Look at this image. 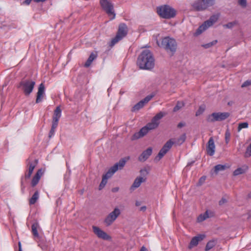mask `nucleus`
I'll return each mask as SVG.
<instances>
[{
	"label": "nucleus",
	"mask_w": 251,
	"mask_h": 251,
	"mask_svg": "<svg viewBox=\"0 0 251 251\" xmlns=\"http://www.w3.org/2000/svg\"><path fill=\"white\" fill-rule=\"evenodd\" d=\"M165 115V113L160 112L151 119V122L143 127L139 131L135 133L131 137V140H137L143 137L151 130L156 128L160 123V120Z\"/></svg>",
	"instance_id": "obj_1"
},
{
	"label": "nucleus",
	"mask_w": 251,
	"mask_h": 251,
	"mask_svg": "<svg viewBox=\"0 0 251 251\" xmlns=\"http://www.w3.org/2000/svg\"><path fill=\"white\" fill-rule=\"evenodd\" d=\"M137 65L141 70H151L155 65V59L149 50H143L138 56Z\"/></svg>",
	"instance_id": "obj_2"
},
{
	"label": "nucleus",
	"mask_w": 251,
	"mask_h": 251,
	"mask_svg": "<svg viewBox=\"0 0 251 251\" xmlns=\"http://www.w3.org/2000/svg\"><path fill=\"white\" fill-rule=\"evenodd\" d=\"M128 158H124L120 159L118 162L110 168L106 174L102 176V180L99 185V190L104 187L107 182V179L110 178L118 170H122L125 166Z\"/></svg>",
	"instance_id": "obj_3"
},
{
	"label": "nucleus",
	"mask_w": 251,
	"mask_h": 251,
	"mask_svg": "<svg viewBox=\"0 0 251 251\" xmlns=\"http://www.w3.org/2000/svg\"><path fill=\"white\" fill-rule=\"evenodd\" d=\"M158 46L164 49L167 52L173 54L176 51L177 44L175 39L169 37H165L162 39L160 44L157 41Z\"/></svg>",
	"instance_id": "obj_4"
},
{
	"label": "nucleus",
	"mask_w": 251,
	"mask_h": 251,
	"mask_svg": "<svg viewBox=\"0 0 251 251\" xmlns=\"http://www.w3.org/2000/svg\"><path fill=\"white\" fill-rule=\"evenodd\" d=\"M214 3L215 0H195L192 3L191 7L196 11H203Z\"/></svg>",
	"instance_id": "obj_5"
},
{
	"label": "nucleus",
	"mask_w": 251,
	"mask_h": 251,
	"mask_svg": "<svg viewBox=\"0 0 251 251\" xmlns=\"http://www.w3.org/2000/svg\"><path fill=\"white\" fill-rule=\"evenodd\" d=\"M158 14L164 19H171L176 15V10L168 5H164L157 8Z\"/></svg>",
	"instance_id": "obj_6"
},
{
	"label": "nucleus",
	"mask_w": 251,
	"mask_h": 251,
	"mask_svg": "<svg viewBox=\"0 0 251 251\" xmlns=\"http://www.w3.org/2000/svg\"><path fill=\"white\" fill-rule=\"evenodd\" d=\"M128 33V28L125 23H121L119 25L116 35L113 38L110 44L111 47H113L123 38L126 36Z\"/></svg>",
	"instance_id": "obj_7"
},
{
	"label": "nucleus",
	"mask_w": 251,
	"mask_h": 251,
	"mask_svg": "<svg viewBox=\"0 0 251 251\" xmlns=\"http://www.w3.org/2000/svg\"><path fill=\"white\" fill-rule=\"evenodd\" d=\"M35 82L31 79H27L22 80L18 86L23 91L25 96H29L32 92Z\"/></svg>",
	"instance_id": "obj_8"
},
{
	"label": "nucleus",
	"mask_w": 251,
	"mask_h": 251,
	"mask_svg": "<svg viewBox=\"0 0 251 251\" xmlns=\"http://www.w3.org/2000/svg\"><path fill=\"white\" fill-rule=\"evenodd\" d=\"M100 4L102 9L109 16H112L110 20L115 19L116 14L114 10L113 4L108 0H100Z\"/></svg>",
	"instance_id": "obj_9"
},
{
	"label": "nucleus",
	"mask_w": 251,
	"mask_h": 251,
	"mask_svg": "<svg viewBox=\"0 0 251 251\" xmlns=\"http://www.w3.org/2000/svg\"><path fill=\"white\" fill-rule=\"evenodd\" d=\"M219 15H213L210 18L204 22V23L200 26L196 32V34L199 35L205 31L207 28L212 25L218 20Z\"/></svg>",
	"instance_id": "obj_10"
},
{
	"label": "nucleus",
	"mask_w": 251,
	"mask_h": 251,
	"mask_svg": "<svg viewBox=\"0 0 251 251\" xmlns=\"http://www.w3.org/2000/svg\"><path fill=\"white\" fill-rule=\"evenodd\" d=\"M230 115L229 112H214L209 116L207 121L211 123L222 121L228 118Z\"/></svg>",
	"instance_id": "obj_11"
},
{
	"label": "nucleus",
	"mask_w": 251,
	"mask_h": 251,
	"mask_svg": "<svg viewBox=\"0 0 251 251\" xmlns=\"http://www.w3.org/2000/svg\"><path fill=\"white\" fill-rule=\"evenodd\" d=\"M120 210L118 208H115L114 210L110 213L104 220V223L106 226H110L120 215Z\"/></svg>",
	"instance_id": "obj_12"
},
{
	"label": "nucleus",
	"mask_w": 251,
	"mask_h": 251,
	"mask_svg": "<svg viewBox=\"0 0 251 251\" xmlns=\"http://www.w3.org/2000/svg\"><path fill=\"white\" fill-rule=\"evenodd\" d=\"M173 144H174V142H173L172 139L169 140L164 144L157 155V157H159V159L166 154L172 148Z\"/></svg>",
	"instance_id": "obj_13"
},
{
	"label": "nucleus",
	"mask_w": 251,
	"mask_h": 251,
	"mask_svg": "<svg viewBox=\"0 0 251 251\" xmlns=\"http://www.w3.org/2000/svg\"><path fill=\"white\" fill-rule=\"evenodd\" d=\"M92 228L94 233L98 236V238L105 240H109L111 239V237L99 227L93 226H92Z\"/></svg>",
	"instance_id": "obj_14"
},
{
	"label": "nucleus",
	"mask_w": 251,
	"mask_h": 251,
	"mask_svg": "<svg viewBox=\"0 0 251 251\" xmlns=\"http://www.w3.org/2000/svg\"><path fill=\"white\" fill-rule=\"evenodd\" d=\"M154 95H150L146 97L143 100H140L137 103H136L133 107L131 110L132 112L138 111L141 108L143 107L146 103H147L153 97Z\"/></svg>",
	"instance_id": "obj_15"
},
{
	"label": "nucleus",
	"mask_w": 251,
	"mask_h": 251,
	"mask_svg": "<svg viewBox=\"0 0 251 251\" xmlns=\"http://www.w3.org/2000/svg\"><path fill=\"white\" fill-rule=\"evenodd\" d=\"M215 145L213 137H210L206 146V152L207 154L212 156L215 153Z\"/></svg>",
	"instance_id": "obj_16"
},
{
	"label": "nucleus",
	"mask_w": 251,
	"mask_h": 251,
	"mask_svg": "<svg viewBox=\"0 0 251 251\" xmlns=\"http://www.w3.org/2000/svg\"><path fill=\"white\" fill-rule=\"evenodd\" d=\"M205 237V235L204 234H199L196 236L194 237L192 240L189 245V248L192 249L194 247H195L198 245L199 242L203 240Z\"/></svg>",
	"instance_id": "obj_17"
},
{
	"label": "nucleus",
	"mask_w": 251,
	"mask_h": 251,
	"mask_svg": "<svg viewBox=\"0 0 251 251\" xmlns=\"http://www.w3.org/2000/svg\"><path fill=\"white\" fill-rule=\"evenodd\" d=\"M45 86L43 83H41L38 87V92L37 93V97L36 100V103H38L40 102L44 96H45Z\"/></svg>",
	"instance_id": "obj_18"
},
{
	"label": "nucleus",
	"mask_w": 251,
	"mask_h": 251,
	"mask_svg": "<svg viewBox=\"0 0 251 251\" xmlns=\"http://www.w3.org/2000/svg\"><path fill=\"white\" fill-rule=\"evenodd\" d=\"M152 151V148L151 147L148 148L143 151L142 154L139 156L138 160L142 162L146 161L151 155Z\"/></svg>",
	"instance_id": "obj_19"
},
{
	"label": "nucleus",
	"mask_w": 251,
	"mask_h": 251,
	"mask_svg": "<svg viewBox=\"0 0 251 251\" xmlns=\"http://www.w3.org/2000/svg\"><path fill=\"white\" fill-rule=\"evenodd\" d=\"M43 173L42 169H39L38 170L31 180V184L32 187L35 186L38 184Z\"/></svg>",
	"instance_id": "obj_20"
},
{
	"label": "nucleus",
	"mask_w": 251,
	"mask_h": 251,
	"mask_svg": "<svg viewBox=\"0 0 251 251\" xmlns=\"http://www.w3.org/2000/svg\"><path fill=\"white\" fill-rule=\"evenodd\" d=\"M145 179L142 177H137L134 181L130 189L134 190V189L139 187L141 183L145 181Z\"/></svg>",
	"instance_id": "obj_21"
},
{
	"label": "nucleus",
	"mask_w": 251,
	"mask_h": 251,
	"mask_svg": "<svg viewBox=\"0 0 251 251\" xmlns=\"http://www.w3.org/2000/svg\"><path fill=\"white\" fill-rule=\"evenodd\" d=\"M248 166L246 165H243L242 167H239L236 169L233 172V175L235 176L245 173L248 170Z\"/></svg>",
	"instance_id": "obj_22"
},
{
	"label": "nucleus",
	"mask_w": 251,
	"mask_h": 251,
	"mask_svg": "<svg viewBox=\"0 0 251 251\" xmlns=\"http://www.w3.org/2000/svg\"><path fill=\"white\" fill-rule=\"evenodd\" d=\"M98 56L97 53L96 52H92L91 54L90 55L89 57H88L87 60L84 64V67L87 68L89 67L92 62L97 58Z\"/></svg>",
	"instance_id": "obj_23"
},
{
	"label": "nucleus",
	"mask_w": 251,
	"mask_h": 251,
	"mask_svg": "<svg viewBox=\"0 0 251 251\" xmlns=\"http://www.w3.org/2000/svg\"><path fill=\"white\" fill-rule=\"evenodd\" d=\"M61 116V110L59 106H57L55 109L53 115V121H59V120Z\"/></svg>",
	"instance_id": "obj_24"
},
{
	"label": "nucleus",
	"mask_w": 251,
	"mask_h": 251,
	"mask_svg": "<svg viewBox=\"0 0 251 251\" xmlns=\"http://www.w3.org/2000/svg\"><path fill=\"white\" fill-rule=\"evenodd\" d=\"M39 227V224L37 222L34 223L32 225L31 230L32 232L34 237L39 238V235L37 231V228Z\"/></svg>",
	"instance_id": "obj_25"
},
{
	"label": "nucleus",
	"mask_w": 251,
	"mask_h": 251,
	"mask_svg": "<svg viewBox=\"0 0 251 251\" xmlns=\"http://www.w3.org/2000/svg\"><path fill=\"white\" fill-rule=\"evenodd\" d=\"M39 197V194L38 191L35 192L31 198L29 199V203L30 205L34 204L36 203Z\"/></svg>",
	"instance_id": "obj_26"
},
{
	"label": "nucleus",
	"mask_w": 251,
	"mask_h": 251,
	"mask_svg": "<svg viewBox=\"0 0 251 251\" xmlns=\"http://www.w3.org/2000/svg\"><path fill=\"white\" fill-rule=\"evenodd\" d=\"M217 244V240L215 239L209 241L206 244L205 251H208L212 249Z\"/></svg>",
	"instance_id": "obj_27"
},
{
	"label": "nucleus",
	"mask_w": 251,
	"mask_h": 251,
	"mask_svg": "<svg viewBox=\"0 0 251 251\" xmlns=\"http://www.w3.org/2000/svg\"><path fill=\"white\" fill-rule=\"evenodd\" d=\"M38 163V160L37 159H35L33 162L29 161L27 164L28 169L33 172Z\"/></svg>",
	"instance_id": "obj_28"
},
{
	"label": "nucleus",
	"mask_w": 251,
	"mask_h": 251,
	"mask_svg": "<svg viewBox=\"0 0 251 251\" xmlns=\"http://www.w3.org/2000/svg\"><path fill=\"white\" fill-rule=\"evenodd\" d=\"M186 140V134H182L174 142V144H176L177 145H180L182 144Z\"/></svg>",
	"instance_id": "obj_29"
},
{
	"label": "nucleus",
	"mask_w": 251,
	"mask_h": 251,
	"mask_svg": "<svg viewBox=\"0 0 251 251\" xmlns=\"http://www.w3.org/2000/svg\"><path fill=\"white\" fill-rule=\"evenodd\" d=\"M226 168V165L219 164V165H216L214 167V171L216 173H218L220 171L225 170Z\"/></svg>",
	"instance_id": "obj_30"
},
{
	"label": "nucleus",
	"mask_w": 251,
	"mask_h": 251,
	"mask_svg": "<svg viewBox=\"0 0 251 251\" xmlns=\"http://www.w3.org/2000/svg\"><path fill=\"white\" fill-rule=\"evenodd\" d=\"M184 104L182 101H177L176 105L174 107L173 111L176 112L180 109L183 106H184Z\"/></svg>",
	"instance_id": "obj_31"
},
{
	"label": "nucleus",
	"mask_w": 251,
	"mask_h": 251,
	"mask_svg": "<svg viewBox=\"0 0 251 251\" xmlns=\"http://www.w3.org/2000/svg\"><path fill=\"white\" fill-rule=\"evenodd\" d=\"M217 40H213V41H212L211 42H209L208 43L202 45V47H203L205 49H208V48H211V47H212L214 45H216L217 44Z\"/></svg>",
	"instance_id": "obj_32"
},
{
	"label": "nucleus",
	"mask_w": 251,
	"mask_h": 251,
	"mask_svg": "<svg viewBox=\"0 0 251 251\" xmlns=\"http://www.w3.org/2000/svg\"><path fill=\"white\" fill-rule=\"evenodd\" d=\"M249 124L247 122L241 123L239 124L238 126V131L239 132L242 128H248Z\"/></svg>",
	"instance_id": "obj_33"
},
{
	"label": "nucleus",
	"mask_w": 251,
	"mask_h": 251,
	"mask_svg": "<svg viewBox=\"0 0 251 251\" xmlns=\"http://www.w3.org/2000/svg\"><path fill=\"white\" fill-rule=\"evenodd\" d=\"M237 25L236 21L228 23L224 25L223 26L226 28H232L234 26Z\"/></svg>",
	"instance_id": "obj_34"
},
{
	"label": "nucleus",
	"mask_w": 251,
	"mask_h": 251,
	"mask_svg": "<svg viewBox=\"0 0 251 251\" xmlns=\"http://www.w3.org/2000/svg\"><path fill=\"white\" fill-rule=\"evenodd\" d=\"M230 138V133L228 128L226 130L225 133V141L226 144H228Z\"/></svg>",
	"instance_id": "obj_35"
},
{
	"label": "nucleus",
	"mask_w": 251,
	"mask_h": 251,
	"mask_svg": "<svg viewBox=\"0 0 251 251\" xmlns=\"http://www.w3.org/2000/svg\"><path fill=\"white\" fill-rule=\"evenodd\" d=\"M208 217V212L207 211H206L205 213L202 215H201L199 216V217L198 218V220L199 222H202L205 220L206 218Z\"/></svg>",
	"instance_id": "obj_36"
},
{
	"label": "nucleus",
	"mask_w": 251,
	"mask_h": 251,
	"mask_svg": "<svg viewBox=\"0 0 251 251\" xmlns=\"http://www.w3.org/2000/svg\"><path fill=\"white\" fill-rule=\"evenodd\" d=\"M251 156V143L247 148L246 152L245 153V157H248Z\"/></svg>",
	"instance_id": "obj_37"
},
{
	"label": "nucleus",
	"mask_w": 251,
	"mask_h": 251,
	"mask_svg": "<svg viewBox=\"0 0 251 251\" xmlns=\"http://www.w3.org/2000/svg\"><path fill=\"white\" fill-rule=\"evenodd\" d=\"M239 4L243 8L247 6V0H238Z\"/></svg>",
	"instance_id": "obj_38"
},
{
	"label": "nucleus",
	"mask_w": 251,
	"mask_h": 251,
	"mask_svg": "<svg viewBox=\"0 0 251 251\" xmlns=\"http://www.w3.org/2000/svg\"><path fill=\"white\" fill-rule=\"evenodd\" d=\"M32 171L29 170V169H27L26 172L25 173V179H28L30 177L32 174Z\"/></svg>",
	"instance_id": "obj_39"
},
{
	"label": "nucleus",
	"mask_w": 251,
	"mask_h": 251,
	"mask_svg": "<svg viewBox=\"0 0 251 251\" xmlns=\"http://www.w3.org/2000/svg\"><path fill=\"white\" fill-rule=\"evenodd\" d=\"M32 171L29 170V169H27L26 172L25 173V179H28L30 177L32 174Z\"/></svg>",
	"instance_id": "obj_40"
},
{
	"label": "nucleus",
	"mask_w": 251,
	"mask_h": 251,
	"mask_svg": "<svg viewBox=\"0 0 251 251\" xmlns=\"http://www.w3.org/2000/svg\"><path fill=\"white\" fill-rule=\"evenodd\" d=\"M251 85V80H246L241 85L242 88Z\"/></svg>",
	"instance_id": "obj_41"
},
{
	"label": "nucleus",
	"mask_w": 251,
	"mask_h": 251,
	"mask_svg": "<svg viewBox=\"0 0 251 251\" xmlns=\"http://www.w3.org/2000/svg\"><path fill=\"white\" fill-rule=\"evenodd\" d=\"M206 177L205 176H201L199 180V185H201L205 181Z\"/></svg>",
	"instance_id": "obj_42"
},
{
	"label": "nucleus",
	"mask_w": 251,
	"mask_h": 251,
	"mask_svg": "<svg viewBox=\"0 0 251 251\" xmlns=\"http://www.w3.org/2000/svg\"><path fill=\"white\" fill-rule=\"evenodd\" d=\"M204 110V109L202 108L201 106H200L199 107V109L196 112V116H198L200 115L201 114Z\"/></svg>",
	"instance_id": "obj_43"
},
{
	"label": "nucleus",
	"mask_w": 251,
	"mask_h": 251,
	"mask_svg": "<svg viewBox=\"0 0 251 251\" xmlns=\"http://www.w3.org/2000/svg\"><path fill=\"white\" fill-rule=\"evenodd\" d=\"M58 121H53L52 120L51 128L56 129L58 126Z\"/></svg>",
	"instance_id": "obj_44"
},
{
	"label": "nucleus",
	"mask_w": 251,
	"mask_h": 251,
	"mask_svg": "<svg viewBox=\"0 0 251 251\" xmlns=\"http://www.w3.org/2000/svg\"><path fill=\"white\" fill-rule=\"evenodd\" d=\"M55 129L51 128L50 130L49 134V137L50 138H51L54 134L55 132Z\"/></svg>",
	"instance_id": "obj_45"
},
{
	"label": "nucleus",
	"mask_w": 251,
	"mask_h": 251,
	"mask_svg": "<svg viewBox=\"0 0 251 251\" xmlns=\"http://www.w3.org/2000/svg\"><path fill=\"white\" fill-rule=\"evenodd\" d=\"M226 202V199L222 198L220 201H219V205H222L225 203Z\"/></svg>",
	"instance_id": "obj_46"
},
{
	"label": "nucleus",
	"mask_w": 251,
	"mask_h": 251,
	"mask_svg": "<svg viewBox=\"0 0 251 251\" xmlns=\"http://www.w3.org/2000/svg\"><path fill=\"white\" fill-rule=\"evenodd\" d=\"M185 126V123H183V122H180L179 123H178V124L177 125V127L178 128H181L183 126Z\"/></svg>",
	"instance_id": "obj_47"
},
{
	"label": "nucleus",
	"mask_w": 251,
	"mask_h": 251,
	"mask_svg": "<svg viewBox=\"0 0 251 251\" xmlns=\"http://www.w3.org/2000/svg\"><path fill=\"white\" fill-rule=\"evenodd\" d=\"M32 0H25L24 2H23V3L24 4H25L26 5H29L31 1Z\"/></svg>",
	"instance_id": "obj_48"
},
{
	"label": "nucleus",
	"mask_w": 251,
	"mask_h": 251,
	"mask_svg": "<svg viewBox=\"0 0 251 251\" xmlns=\"http://www.w3.org/2000/svg\"><path fill=\"white\" fill-rule=\"evenodd\" d=\"M147 209V207L146 206H143L140 207V210L142 211H145Z\"/></svg>",
	"instance_id": "obj_49"
},
{
	"label": "nucleus",
	"mask_w": 251,
	"mask_h": 251,
	"mask_svg": "<svg viewBox=\"0 0 251 251\" xmlns=\"http://www.w3.org/2000/svg\"><path fill=\"white\" fill-rule=\"evenodd\" d=\"M140 251H148V250L146 249V247L144 246H143L141 247Z\"/></svg>",
	"instance_id": "obj_50"
},
{
	"label": "nucleus",
	"mask_w": 251,
	"mask_h": 251,
	"mask_svg": "<svg viewBox=\"0 0 251 251\" xmlns=\"http://www.w3.org/2000/svg\"><path fill=\"white\" fill-rule=\"evenodd\" d=\"M119 190V188L118 187H115L114 188L112 189V191L113 192H117Z\"/></svg>",
	"instance_id": "obj_51"
},
{
	"label": "nucleus",
	"mask_w": 251,
	"mask_h": 251,
	"mask_svg": "<svg viewBox=\"0 0 251 251\" xmlns=\"http://www.w3.org/2000/svg\"><path fill=\"white\" fill-rule=\"evenodd\" d=\"M18 246H19V251H22L21 242H19Z\"/></svg>",
	"instance_id": "obj_52"
},
{
	"label": "nucleus",
	"mask_w": 251,
	"mask_h": 251,
	"mask_svg": "<svg viewBox=\"0 0 251 251\" xmlns=\"http://www.w3.org/2000/svg\"><path fill=\"white\" fill-rule=\"evenodd\" d=\"M140 204H141V202L140 201H136V202H135L136 206H138L140 205Z\"/></svg>",
	"instance_id": "obj_53"
},
{
	"label": "nucleus",
	"mask_w": 251,
	"mask_h": 251,
	"mask_svg": "<svg viewBox=\"0 0 251 251\" xmlns=\"http://www.w3.org/2000/svg\"><path fill=\"white\" fill-rule=\"evenodd\" d=\"M21 185L23 186V182L22 180H21Z\"/></svg>",
	"instance_id": "obj_54"
},
{
	"label": "nucleus",
	"mask_w": 251,
	"mask_h": 251,
	"mask_svg": "<svg viewBox=\"0 0 251 251\" xmlns=\"http://www.w3.org/2000/svg\"><path fill=\"white\" fill-rule=\"evenodd\" d=\"M249 197L251 198V193L249 194Z\"/></svg>",
	"instance_id": "obj_55"
}]
</instances>
